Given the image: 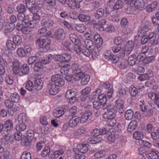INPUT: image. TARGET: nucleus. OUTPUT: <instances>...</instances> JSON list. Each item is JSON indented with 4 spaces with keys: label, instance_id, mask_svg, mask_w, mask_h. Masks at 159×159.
<instances>
[{
    "label": "nucleus",
    "instance_id": "13d9d810",
    "mask_svg": "<svg viewBox=\"0 0 159 159\" xmlns=\"http://www.w3.org/2000/svg\"><path fill=\"white\" fill-rule=\"evenodd\" d=\"M25 88L30 91H33L34 89V85L33 82L30 80L28 81L25 85Z\"/></svg>",
    "mask_w": 159,
    "mask_h": 159
},
{
    "label": "nucleus",
    "instance_id": "cd10ccee",
    "mask_svg": "<svg viewBox=\"0 0 159 159\" xmlns=\"http://www.w3.org/2000/svg\"><path fill=\"white\" fill-rule=\"evenodd\" d=\"M123 2L120 0H118L115 4L113 8L114 10H118L123 7L124 5Z\"/></svg>",
    "mask_w": 159,
    "mask_h": 159
},
{
    "label": "nucleus",
    "instance_id": "338daca9",
    "mask_svg": "<svg viewBox=\"0 0 159 159\" xmlns=\"http://www.w3.org/2000/svg\"><path fill=\"white\" fill-rule=\"evenodd\" d=\"M32 141L31 140H30V139H28L27 137L25 138L22 140L23 145L26 146H30Z\"/></svg>",
    "mask_w": 159,
    "mask_h": 159
},
{
    "label": "nucleus",
    "instance_id": "1a4fd4ad",
    "mask_svg": "<svg viewBox=\"0 0 159 159\" xmlns=\"http://www.w3.org/2000/svg\"><path fill=\"white\" fill-rule=\"evenodd\" d=\"M81 123L80 117L75 116L71 119L69 122V125L71 128H75Z\"/></svg>",
    "mask_w": 159,
    "mask_h": 159
},
{
    "label": "nucleus",
    "instance_id": "423d86ee",
    "mask_svg": "<svg viewBox=\"0 0 159 159\" xmlns=\"http://www.w3.org/2000/svg\"><path fill=\"white\" fill-rule=\"evenodd\" d=\"M54 83L48 82L47 88L48 90L49 93L50 95H54L58 92V88L54 85Z\"/></svg>",
    "mask_w": 159,
    "mask_h": 159
},
{
    "label": "nucleus",
    "instance_id": "bf43d9fd",
    "mask_svg": "<svg viewBox=\"0 0 159 159\" xmlns=\"http://www.w3.org/2000/svg\"><path fill=\"white\" fill-rule=\"evenodd\" d=\"M31 153L26 151L23 152L21 157V159H31Z\"/></svg>",
    "mask_w": 159,
    "mask_h": 159
},
{
    "label": "nucleus",
    "instance_id": "e2e57ef3",
    "mask_svg": "<svg viewBox=\"0 0 159 159\" xmlns=\"http://www.w3.org/2000/svg\"><path fill=\"white\" fill-rule=\"evenodd\" d=\"M87 57H89L90 55V49L85 47L82 49L81 53Z\"/></svg>",
    "mask_w": 159,
    "mask_h": 159
},
{
    "label": "nucleus",
    "instance_id": "4d7b16f0",
    "mask_svg": "<svg viewBox=\"0 0 159 159\" xmlns=\"http://www.w3.org/2000/svg\"><path fill=\"white\" fill-rule=\"evenodd\" d=\"M159 152L157 151H150L149 153V157L152 159H156L158 156Z\"/></svg>",
    "mask_w": 159,
    "mask_h": 159
},
{
    "label": "nucleus",
    "instance_id": "6e6d98bb",
    "mask_svg": "<svg viewBox=\"0 0 159 159\" xmlns=\"http://www.w3.org/2000/svg\"><path fill=\"white\" fill-rule=\"evenodd\" d=\"M155 59V57L152 55L151 56L146 57L143 60V63L145 64H148L153 61Z\"/></svg>",
    "mask_w": 159,
    "mask_h": 159
},
{
    "label": "nucleus",
    "instance_id": "ea45409f",
    "mask_svg": "<svg viewBox=\"0 0 159 159\" xmlns=\"http://www.w3.org/2000/svg\"><path fill=\"white\" fill-rule=\"evenodd\" d=\"M25 24L26 26H24L23 29H25V28L27 27L30 28V29L34 28L35 27V25H36V24L35 23H34L33 22V21H29L28 20H25Z\"/></svg>",
    "mask_w": 159,
    "mask_h": 159
},
{
    "label": "nucleus",
    "instance_id": "0eeeda50",
    "mask_svg": "<svg viewBox=\"0 0 159 159\" xmlns=\"http://www.w3.org/2000/svg\"><path fill=\"white\" fill-rule=\"evenodd\" d=\"M115 107L119 109V112L120 114L123 113L125 110L123 102L120 99L116 100L115 102Z\"/></svg>",
    "mask_w": 159,
    "mask_h": 159
},
{
    "label": "nucleus",
    "instance_id": "052dcab7",
    "mask_svg": "<svg viewBox=\"0 0 159 159\" xmlns=\"http://www.w3.org/2000/svg\"><path fill=\"white\" fill-rule=\"evenodd\" d=\"M133 5L136 10H143L142 9L143 6L141 5L140 1H139V0H136L135 2L134 3Z\"/></svg>",
    "mask_w": 159,
    "mask_h": 159
},
{
    "label": "nucleus",
    "instance_id": "c03bdc74",
    "mask_svg": "<svg viewBox=\"0 0 159 159\" xmlns=\"http://www.w3.org/2000/svg\"><path fill=\"white\" fill-rule=\"evenodd\" d=\"M18 119L19 123H24L26 120V114L23 113L20 114L18 116Z\"/></svg>",
    "mask_w": 159,
    "mask_h": 159
},
{
    "label": "nucleus",
    "instance_id": "79ce46f5",
    "mask_svg": "<svg viewBox=\"0 0 159 159\" xmlns=\"http://www.w3.org/2000/svg\"><path fill=\"white\" fill-rule=\"evenodd\" d=\"M102 108L103 110L106 109L107 111H111L114 112L116 111L115 107L111 104H109L107 106H102Z\"/></svg>",
    "mask_w": 159,
    "mask_h": 159
},
{
    "label": "nucleus",
    "instance_id": "f257e3e1",
    "mask_svg": "<svg viewBox=\"0 0 159 159\" xmlns=\"http://www.w3.org/2000/svg\"><path fill=\"white\" fill-rule=\"evenodd\" d=\"M85 67V66L80 67L76 63H74L72 65V73L73 74V76H75L74 78L75 80H79L81 79L82 80L84 77V75H86L84 74L83 69Z\"/></svg>",
    "mask_w": 159,
    "mask_h": 159
},
{
    "label": "nucleus",
    "instance_id": "ddd939ff",
    "mask_svg": "<svg viewBox=\"0 0 159 159\" xmlns=\"http://www.w3.org/2000/svg\"><path fill=\"white\" fill-rule=\"evenodd\" d=\"M20 63L19 61L15 60L13 63L12 70L15 75L18 74L20 72Z\"/></svg>",
    "mask_w": 159,
    "mask_h": 159
},
{
    "label": "nucleus",
    "instance_id": "72a5a7b5",
    "mask_svg": "<svg viewBox=\"0 0 159 159\" xmlns=\"http://www.w3.org/2000/svg\"><path fill=\"white\" fill-rule=\"evenodd\" d=\"M29 68L27 64H23L22 65L20 71L21 72L25 75L28 74L29 72Z\"/></svg>",
    "mask_w": 159,
    "mask_h": 159
},
{
    "label": "nucleus",
    "instance_id": "9b49d317",
    "mask_svg": "<svg viewBox=\"0 0 159 159\" xmlns=\"http://www.w3.org/2000/svg\"><path fill=\"white\" fill-rule=\"evenodd\" d=\"M3 130L5 132L8 134V132L13 129V125L12 121L10 120H7L3 125Z\"/></svg>",
    "mask_w": 159,
    "mask_h": 159
},
{
    "label": "nucleus",
    "instance_id": "6ab92c4d",
    "mask_svg": "<svg viewBox=\"0 0 159 159\" xmlns=\"http://www.w3.org/2000/svg\"><path fill=\"white\" fill-rule=\"evenodd\" d=\"M98 102L102 105V106H105L107 101L106 96L104 94H102L98 96Z\"/></svg>",
    "mask_w": 159,
    "mask_h": 159
},
{
    "label": "nucleus",
    "instance_id": "a18cd8bd",
    "mask_svg": "<svg viewBox=\"0 0 159 159\" xmlns=\"http://www.w3.org/2000/svg\"><path fill=\"white\" fill-rule=\"evenodd\" d=\"M123 40L120 37H117L114 39V43L116 46L121 47L123 43Z\"/></svg>",
    "mask_w": 159,
    "mask_h": 159
},
{
    "label": "nucleus",
    "instance_id": "c85d7f7f",
    "mask_svg": "<svg viewBox=\"0 0 159 159\" xmlns=\"http://www.w3.org/2000/svg\"><path fill=\"white\" fill-rule=\"evenodd\" d=\"M84 43L86 47L87 48L91 49L94 47L93 42L89 39H85Z\"/></svg>",
    "mask_w": 159,
    "mask_h": 159
},
{
    "label": "nucleus",
    "instance_id": "9d476101",
    "mask_svg": "<svg viewBox=\"0 0 159 159\" xmlns=\"http://www.w3.org/2000/svg\"><path fill=\"white\" fill-rule=\"evenodd\" d=\"M92 112L90 110H87L85 111L81 117H80V119L81 121V123H83L86 121L92 115Z\"/></svg>",
    "mask_w": 159,
    "mask_h": 159
},
{
    "label": "nucleus",
    "instance_id": "a211bd4d",
    "mask_svg": "<svg viewBox=\"0 0 159 159\" xmlns=\"http://www.w3.org/2000/svg\"><path fill=\"white\" fill-rule=\"evenodd\" d=\"M99 48L96 47H94L90 49V55H91L93 58L94 59L99 55Z\"/></svg>",
    "mask_w": 159,
    "mask_h": 159
},
{
    "label": "nucleus",
    "instance_id": "7ed1b4c3",
    "mask_svg": "<svg viewBox=\"0 0 159 159\" xmlns=\"http://www.w3.org/2000/svg\"><path fill=\"white\" fill-rule=\"evenodd\" d=\"M137 44L134 43L132 41H129L124 49H121L120 54L121 56L124 57L129 55L133 49H136Z\"/></svg>",
    "mask_w": 159,
    "mask_h": 159
},
{
    "label": "nucleus",
    "instance_id": "37998d69",
    "mask_svg": "<svg viewBox=\"0 0 159 159\" xmlns=\"http://www.w3.org/2000/svg\"><path fill=\"white\" fill-rule=\"evenodd\" d=\"M16 9L19 13H24L26 11V7L23 4H20L18 5Z\"/></svg>",
    "mask_w": 159,
    "mask_h": 159
},
{
    "label": "nucleus",
    "instance_id": "0e129e2a",
    "mask_svg": "<svg viewBox=\"0 0 159 159\" xmlns=\"http://www.w3.org/2000/svg\"><path fill=\"white\" fill-rule=\"evenodd\" d=\"M27 137L28 139H30V140H32L34 138V131L31 129H30L27 131Z\"/></svg>",
    "mask_w": 159,
    "mask_h": 159
},
{
    "label": "nucleus",
    "instance_id": "a19ab883",
    "mask_svg": "<svg viewBox=\"0 0 159 159\" xmlns=\"http://www.w3.org/2000/svg\"><path fill=\"white\" fill-rule=\"evenodd\" d=\"M133 6L130 5L129 7H128L125 10L126 13L128 14H134L136 12V9L134 8Z\"/></svg>",
    "mask_w": 159,
    "mask_h": 159
},
{
    "label": "nucleus",
    "instance_id": "680f3d73",
    "mask_svg": "<svg viewBox=\"0 0 159 159\" xmlns=\"http://www.w3.org/2000/svg\"><path fill=\"white\" fill-rule=\"evenodd\" d=\"M106 155V152L104 150H101L96 153L94 156L96 158H101Z\"/></svg>",
    "mask_w": 159,
    "mask_h": 159
},
{
    "label": "nucleus",
    "instance_id": "774afa93",
    "mask_svg": "<svg viewBox=\"0 0 159 159\" xmlns=\"http://www.w3.org/2000/svg\"><path fill=\"white\" fill-rule=\"evenodd\" d=\"M102 105L98 102L97 100L94 101L93 102V106L94 109L96 110H99Z\"/></svg>",
    "mask_w": 159,
    "mask_h": 159
},
{
    "label": "nucleus",
    "instance_id": "49530a36",
    "mask_svg": "<svg viewBox=\"0 0 159 159\" xmlns=\"http://www.w3.org/2000/svg\"><path fill=\"white\" fill-rule=\"evenodd\" d=\"M104 13V9L102 8H99L95 14V17L97 19L100 18L103 16Z\"/></svg>",
    "mask_w": 159,
    "mask_h": 159
},
{
    "label": "nucleus",
    "instance_id": "3c124183",
    "mask_svg": "<svg viewBox=\"0 0 159 159\" xmlns=\"http://www.w3.org/2000/svg\"><path fill=\"white\" fill-rule=\"evenodd\" d=\"M133 69L134 72L137 74L143 73L145 71L144 68L142 66H138L134 67Z\"/></svg>",
    "mask_w": 159,
    "mask_h": 159
},
{
    "label": "nucleus",
    "instance_id": "de8ad7c7",
    "mask_svg": "<svg viewBox=\"0 0 159 159\" xmlns=\"http://www.w3.org/2000/svg\"><path fill=\"white\" fill-rule=\"evenodd\" d=\"M106 121L107 125L111 127H114L116 123V120L114 117L106 120Z\"/></svg>",
    "mask_w": 159,
    "mask_h": 159
},
{
    "label": "nucleus",
    "instance_id": "4468645a",
    "mask_svg": "<svg viewBox=\"0 0 159 159\" xmlns=\"http://www.w3.org/2000/svg\"><path fill=\"white\" fill-rule=\"evenodd\" d=\"M157 2L155 1L151 3L148 4L146 7V11L148 13H150L154 11L157 7Z\"/></svg>",
    "mask_w": 159,
    "mask_h": 159
},
{
    "label": "nucleus",
    "instance_id": "603ef678",
    "mask_svg": "<svg viewBox=\"0 0 159 159\" xmlns=\"http://www.w3.org/2000/svg\"><path fill=\"white\" fill-rule=\"evenodd\" d=\"M64 113V111L63 109H60L56 110L53 112V115L56 117H60L62 116Z\"/></svg>",
    "mask_w": 159,
    "mask_h": 159
},
{
    "label": "nucleus",
    "instance_id": "f3484780",
    "mask_svg": "<svg viewBox=\"0 0 159 159\" xmlns=\"http://www.w3.org/2000/svg\"><path fill=\"white\" fill-rule=\"evenodd\" d=\"M43 85V82L41 79H38L35 80L34 82V86L37 90H40Z\"/></svg>",
    "mask_w": 159,
    "mask_h": 159
},
{
    "label": "nucleus",
    "instance_id": "f03ea898",
    "mask_svg": "<svg viewBox=\"0 0 159 159\" xmlns=\"http://www.w3.org/2000/svg\"><path fill=\"white\" fill-rule=\"evenodd\" d=\"M39 46V50L41 52H46L49 49L51 41L48 39L40 38L37 40Z\"/></svg>",
    "mask_w": 159,
    "mask_h": 159
},
{
    "label": "nucleus",
    "instance_id": "39448f33",
    "mask_svg": "<svg viewBox=\"0 0 159 159\" xmlns=\"http://www.w3.org/2000/svg\"><path fill=\"white\" fill-rule=\"evenodd\" d=\"M76 93L75 91L72 90L67 91L66 95L65 97L67 99H69V102L71 104L74 103L76 101V98L75 97Z\"/></svg>",
    "mask_w": 159,
    "mask_h": 159
},
{
    "label": "nucleus",
    "instance_id": "6e6552de",
    "mask_svg": "<svg viewBox=\"0 0 159 159\" xmlns=\"http://www.w3.org/2000/svg\"><path fill=\"white\" fill-rule=\"evenodd\" d=\"M53 21L51 19L48 18L43 19L41 21V24L42 26L47 29L49 28L52 27L53 25Z\"/></svg>",
    "mask_w": 159,
    "mask_h": 159
},
{
    "label": "nucleus",
    "instance_id": "2f4dec72",
    "mask_svg": "<svg viewBox=\"0 0 159 159\" xmlns=\"http://www.w3.org/2000/svg\"><path fill=\"white\" fill-rule=\"evenodd\" d=\"M129 91L130 95L133 97H136L138 94V89L133 85L129 88Z\"/></svg>",
    "mask_w": 159,
    "mask_h": 159
},
{
    "label": "nucleus",
    "instance_id": "2eb2a0df",
    "mask_svg": "<svg viewBox=\"0 0 159 159\" xmlns=\"http://www.w3.org/2000/svg\"><path fill=\"white\" fill-rule=\"evenodd\" d=\"M137 122L136 120H132L128 125L127 130L129 132H131L135 129L137 125Z\"/></svg>",
    "mask_w": 159,
    "mask_h": 159
},
{
    "label": "nucleus",
    "instance_id": "a878e982",
    "mask_svg": "<svg viewBox=\"0 0 159 159\" xmlns=\"http://www.w3.org/2000/svg\"><path fill=\"white\" fill-rule=\"evenodd\" d=\"M134 116V112L131 109L127 110L125 112V117L126 120H130L132 119Z\"/></svg>",
    "mask_w": 159,
    "mask_h": 159
},
{
    "label": "nucleus",
    "instance_id": "8fccbe9b",
    "mask_svg": "<svg viewBox=\"0 0 159 159\" xmlns=\"http://www.w3.org/2000/svg\"><path fill=\"white\" fill-rule=\"evenodd\" d=\"M90 79V77L89 75L86 74V75H84V77L81 81V84L83 85L87 84L89 82Z\"/></svg>",
    "mask_w": 159,
    "mask_h": 159
},
{
    "label": "nucleus",
    "instance_id": "f704fd0d",
    "mask_svg": "<svg viewBox=\"0 0 159 159\" xmlns=\"http://www.w3.org/2000/svg\"><path fill=\"white\" fill-rule=\"evenodd\" d=\"M79 20L82 22H85L90 20V16L88 15L80 14L78 17Z\"/></svg>",
    "mask_w": 159,
    "mask_h": 159
},
{
    "label": "nucleus",
    "instance_id": "69168bd1",
    "mask_svg": "<svg viewBox=\"0 0 159 159\" xmlns=\"http://www.w3.org/2000/svg\"><path fill=\"white\" fill-rule=\"evenodd\" d=\"M17 53L19 56L21 57H25L27 55L24 49L22 48L18 49L17 51Z\"/></svg>",
    "mask_w": 159,
    "mask_h": 159
},
{
    "label": "nucleus",
    "instance_id": "dca6fc26",
    "mask_svg": "<svg viewBox=\"0 0 159 159\" xmlns=\"http://www.w3.org/2000/svg\"><path fill=\"white\" fill-rule=\"evenodd\" d=\"M89 144H79L77 146L78 151L82 153H85L88 150Z\"/></svg>",
    "mask_w": 159,
    "mask_h": 159
},
{
    "label": "nucleus",
    "instance_id": "864d4df0",
    "mask_svg": "<svg viewBox=\"0 0 159 159\" xmlns=\"http://www.w3.org/2000/svg\"><path fill=\"white\" fill-rule=\"evenodd\" d=\"M5 105L6 107L8 109L11 108L14 105V102L10 99H7L5 102Z\"/></svg>",
    "mask_w": 159,
    "mask_h": 159
},
{
    "label": "nucleus",
    "instance_id": "5fc2aeb1",
    "mask_svg": "<svg viewBox=\"0 0 159 159\" xmlns=\"http://www.w3.org/2000/svg\"><path fill=\"white\" fill-rule=\"evenodd\" d=\"M63 62H67L71 59V55L70 54L64 53L62 54Z\"/></svg>",
    "mask_w": 159,
    "mask_h": 159
},
{
    "label": "nucleus",
    "instance_id": "473e14b6",
    "mask_svg": "<svg viewBox=\"0 0 159 159\" xmlns=\"http://www.w3.org/2000/svg\"><path fill=\"white\" fill-rule=\"evenodd\" d=\"M70 66L69 64H66L63 66L61 69V73L63 75L67 74L69 71Z\"/></svg>",
    "mask_w": 159,
    "mask_h": 159
},
{
    "label": "nucleus",
    "instance_id": "58836bf2",
    "mask_svg": "<svg viewBox=\"0 0 159 159\" xmlns=\"http://www.w3.org/2000/svg\"><path fill=\"white\" fill-rule=\"evenodd\" d=\"M10 98L11 100L15 102H17L20 99L19 95L16 92L12 93L11 95Z\"/></svg>",
    "mask_w": 159,
    "mask_h": 159
},
{
    "label": "nucleus",
    "instance_id": "20e7f679",
    "mask_svg": "<svg viewBox=\"0 0 159 159\" xmlns=\"http://www.w3.org/2000/svg\"><path fill=\"white\" fill-rule=\"evenodd\" d=\"M50 82L54 83V85L56 86H62L65 84V81L62 78L61 75L59 74H57L52 75L51 80H49Z\"/></svg>",
    "mask_w": 159,
    "mask_h": 159
},
{
    "label": "nucleus",
    "instance_id": "7c9ffc66",
    "mask_svg": "<svg viewBox=\"0 0 159 159\" xmlns=\"http://www.w3.org/2000/svg\"><path fill=\"white\" fill-rule=\"evenodd\" d=\"M26 128V125L24 123H19L16 127V130L19 132L24 131Z\"/></svg>",
    "mask_w": 159,
    "mask_h": 159
},
{
    "label": "nucleus",
    "instance_id": "09e8293b",
    "mask_svg": "<svg viewBox=\"0 0 159 159\" xmlns=\"http://www.w3.org/2000/svg\"><path fill=\"white\" fill-rule=\"evenodd\" d=\"M43 68V64L40 62H37L35 64L34 69L35 72H39Z\"/></svg>",
    "mask_w": 159,
    "mask_h": 159
},
{
    "label": "nucleus",
    "instance_id": "412c9836",
    "mask_svg": "<svg viewBox=\"0 0 159 159\" xmlns=\"http://www.w3.org/2000/svg\"><path fill=\"white\" fill-rule=\"evenodd\" d=\"M115 116L114 112L111 111H107L105 112L102 116L103 118L106 120L115 117Z\"/></svg>",
    "mask_w": 159,
    "mask_h": 159
},
{
    "label": "nucleus",
    "instance_id": "c9c22d12",
    "mask_svg": "<svg viewBox=\"0 0 159 159\" xmlns=\"http://www.w3.org/2000/svg\"><path fill=\"white\" fill-rule=\"evenodd\" d=\"M19 107L17 106L15 108L11 107V108L9 109L8 112L9 114L11 116H14L19 110Z\"/></svg>",
    "mask_w": 159,
    "mask_h": 159
},
{
    "label": "nucleus",
    "instance_id": "bb28decb",
    "mask_svg": "<svg viewBox=\"0 0 159 159\" xmlns=\"http://www.w3.org/2000/svg\"><path fill=\"white\" fill-rule=\"evenodd\" d=\"M16 44L13 41L8 40L7 43V46L8 50H13L16 48Z\"/></svg>",
    "mask_w": 159,
    "mask_h": 159
},
{
    "label": "nucleus",
    "instance_id": "f8f14e48",
    "mask_svg": "<svg viewBox=\"0 0 159 159\" xmlns=\"http://www.w3.org/2000/svg\"><path fill=\"white\" fill-rule=\"evenodd\" d=\"M60 3L64 4L66 3L69 7L74 8L76 6V0H57Z\"/></svg>",
    "mask_w": 159,
    "mask_h": 159
},
{
    "label": "nucleus",
    "instance_id": "393cba45",
    "mask_svg": "<svg viewBox=\"0 0 159 159\" xmlns=\"http://www.w3.org/2000/svg\"><path fill=\"white\" fill-rule=\"evenodd\" d=\"M69 38L71 42L75 44H79L80 43V40L75 34H71L69 35Z\"/></svg>",
    "mask_w": 159,
    "mask_h": 159
},
{
    "label": "nucleus",
    "instance_id": "4be33fe9",
    "mask_svg": "<svg viewBox=\"0 0 159 159\" xmlns=\"http://www.w3.org/2000/svg\"><path fill=\"white\" fill-rule=\"evenodd\" d=\"M134 138L136 140H142L143 137V133L140 131H137L135 132L133 134Z\"/></svg>",
    "mask_w": 159,
    "mask_h": 159
},
{
    "label": "nucleus",
    "instance_id": "c756f323",
    "mask_svg": "<svg viewBox=\"0 0 159 159\" xmlns=\"http://www.w3.org/2000/svg\"><path fill=\"white\" fill-rule=\"evenodd\" d=\"M35 3H30L31 5L29 7H27L30 12L33 14L37 13L38 12V9L37 7H36Z\"/></svg>",
    "mask_w": 159,
    "mask_h": 159
},
{
    "label": "nucleus",
    "instance_id": "b1692460",
    "mask_svg": "<svg viewBox=\"0 0 159 159\" xmlns=\"http://www.w3.org/2000/svg\"><path fill=\"white\" fill-rule=\"evenodd\" d=\"M136 56L135 54H133L129 57L128 59V63L131 66L135 64L136 61Z\"/></svg>",
    "mask_w": 159,
    "mask_h": 159
},
{
    "label": "nucleus",
    "instance_id": "aec40b11",
    "mask_svg": "<svg viewBox=\"0 0 159 159\" xmlns=\"http://www.w3.org/2000/svg\"><path fill=\"white\" fill-rule=\"evenodd\" d=\"M54 36L57 39H61L65 37L64 30H57L54 34Z\"/></svg>",
    "mask_w": 159,
    "mask_h": 159
},
{
    "label": "nucleus",
    "instance_id": "e433bc0d",
    "mask_svg": "<svg viewBox=\"0 0 159 159\" xmlns=\"http://www.w3.org/2000/svg\"><path fill=\"white\" fill-rule=\"evenodd\" d=\"M13 41L17 46L22 43V39L21 37L18 35H15L13 38Z\"/></svg>",
    "mask_w": 159,
    "mask_h": 159
},
{
    "label": "nucleus",
    "instance_id": "4c0bfd02",
    "mask_svg": "<svg viewBox=\"0 0 159 159\" xmlns=\"http://www.w3.org/2000/svg\"><path fill=\"white\" fill-rule=\"evenodd\" d=\"M127 90L125 89H119L117 94L120 98L124 97L126 95Z\"/></svg>",
    "mask_w": 159,
    "mask_h": 159
},
{
    "label": "nucleus",
    "instance_id": "5701e85b",
    "mask_svg": "<svg viewBox=\"0 0 159 159\" xmlns=\"http://www.w3.org/2000/svg\"><path fill=\"white\" fill-rule=\"evenodd\" d=\"M148 96L150 99L154 100L155 101L157 100H159V95L156 92H150L148 93Z\"/></svg>",
    "mask_w": 159,
    "mask_h": 159
}]
</instances>
